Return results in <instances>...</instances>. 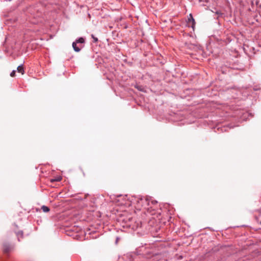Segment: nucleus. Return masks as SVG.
Returning a JSON list of instances; mask_svg holds the SVG:
<instances>
[{"label":"nucleus","instance_id":"f257e3e1","mask_svg":"<svg viewBox=\"0 0 261 261\" xmlns=\"http://www.w3.org/2000/svg\"><path fill=\"white\" fill-rule=\"evenodd\" d=\"M133 203L137 209L141 210L144 208L151 215L155 214L159 205L157 201L153 200L151 197H138L133 199Z\"/></svg>","mask_w":261,"mask_h":261},{"label":"nucleus","instance_id":"f03ea898","mask_svg":"<svg viewBox=\"0 0 261 261\" xmlns=\"http://www.w3.org/2000/svg\"><path fill=\"white\" fill-rule=\"evenodd\" d=\"M122 225L123 227L129 228L132 230H136L141 227V223L140 221H136L132 217H128L122 219Z\"/></svg>","mask_w":261,"mask_h":261},{"label":"nucleus","instance_id":"7ed1b4c3","mask_svg":"<svg viewBox=\"0 0 261 261\" xmlns=\"http://www.w3.org/2000/svg\"><path fill=\"white\" fill-rule=\"evenodd\" d=\"M140 258V254H138L135 252H131L124 254L122 259L128 260L129 261H132L135 259Z\"/></svg>","mask_w":261,"mask_h":261},{"label":"nucleus","instance_id":"20e7f679","mask_svg":"<svg viewBox=\"0 0 261 261\" xmlns=\"http://www.w3.org/2000/svg\"><path fill=\"white\" fill-rule=\"evenodd\" d=\"M14 248V246L8 243H5L3 244V250L5 253H8L11 251Z\"/></svg>","mask_w":261,"mask_h":261},{"label":"nucleus","instance_id":"39448f33","mask_svg":"<svg viewBox=\"0 0 261 261\" xmlns=\"http://www.w3.org/2000/svg\"><path fill=\"white\" fill-rule=\"evenodd\" d=\"M72 47L75 51L79 52L81 50V48L84 47V45H82V44L77 45V44L76 43V42H73L72 43Z\"/></svg>","mask_w":261,"mask_h":261},{"label":"nucleus","instance_id":"423d86ee","mask_svg":"<svg viewBox=\"0 0 261 261\" xmlns=\"http://www.w3.org/2000/svg\"><path fill=\"white\" fill-rule=\"evenodd\" d=\"M191 23H192L191 27L194 28V27L195 24V20L193 18L191 14H190L189 17L188 18V23L190 25Z\"/></svg>","mask_w":261,"mask_h":261},{"label":"nucleus","instance_id":"0eeeda50","mask_svg":"<svg viewBox=\"0 0 261 261\" xmlns=\"http://www.w3.org/2000/svg\"><path fill=\"white\" fill-rule=\"evenodd\" d=\"M74 42H76V43L79 44H82L84 45V44L85 42V39L83 37H80L78 39H76Z\"/></svg>","mask_w":261,"mask_h":261},{"label":"nucleus","instance_id":"6e6552de","mask_svg":"<svg viewBox=\"0 0 261 261\" xmlns=\"http://www.w3.org/2000/svg\"><path fill=\"white\" fill-rule=\"evenodd\" d=\"M17 70L18 72L21 73L22 74H23L24 72L23 65L21 64L18 66L17 68Z\"/></svg>","mask_w":261,"mask_h":261},{"label":"nucleus","instance_id":"1a4fd4ad","mask_svg":"<svg viewBox=\"0 0 261 261\" xmlns=\"http://www.w3.org/2000/svg\"><path fill=\"white\" fill-rule=\"evenodd\" d=\"M16 234L17 237V238H18V241H20V238H22L23 237V231H19L18 232H16Z\"/></svg>","mask_w":261,"mask_h":261},{"label":"nucleus","instance_id":"9d476101","mask_svg":"<svg viewBox=\"0 0 261 261\" xmlns=\"http://www.w3.org/2000/svg\"><path fill=\"white\" fill-rule=\"evenodd\" d=\"M41 210L43 211V212L47 213L49 211V208L45 205H43L41 207Z\"/></svg>","mask_w":261,"mask_h":261},{"label":"nucleus","instance_id":"9b49d317","mask_svg":"<svg viewBox=\"0 0 261 261\" xmlns=\"http://www.w3.org/2000/svg\"><path fill=\"white\" fill-rule=\"evenodd\" d=\"M249 115V114L248 113H247V112L243 113V115H242V117L241 119L243 120H247V117H248Z\"/></svg>","mask_w":261,"mask_h":261},{"label":"nucleus","instance_id":"f8f14e48","mask_svg":"<svg viewBox=\"0 0 261 261\" xmlns=\"http://www.w3.org/2000/svg\"><path fill=\"white\" fill-rule=\"evenodd\" d=\"M91 37L93 39V42L96 43L98 42V38L97 37H95L94 35L92 34Z\"/></svg>","mask_w":261,"mask_h":261},{"label":"nucleus","instance_id":"ddd939ff","mask_svg":"<svg viewBox=\"0 0 261 261\" xmlns=\"http://www.w3.org/2000/svg\"><path fill=\"white\" fill-rule=\"evenodd\" d=\"M135 87L140 91H143V88L141 86L137 85Z\"/></svg>","mask_w":261,"mask_h":261},{"label":"nucleus","instance_id":"4468645a","mask_svg":"<svg viewBox=\"0 0 261 261\" xmlns=\"http://www.w3.org/2000/svg\"><path fill=\"white\" fill-rule=\"evenodd\" d=\"M61 180V178L60 177H59L56 179H51V182L55 181H60Z\"/></svg>","mask_w":261,"mask_h":261},{"label":"nucleus","instance_id":"2eb2a0df","mask_svg":"<svg viewBox=\"0 0 261 261\" xmlns=\"http://www.w3.org/2000/svg\"><path fill=\"white\" fill-rule=\"evenodd\" d=\"M15 73H16V71L15 70H13L11 73H10V76H12V77H14L15 75Z\"/></svg>","mask_w":261,"mask_h":261},{"label":"nucleus","instance_id":"dca6fc26","mask_svg":"<svg viewBox=\"0 0 261 261\" xmlns=\"http://www.w3.org/2000/svg\"><path fill=\"white\" fill-rule=\"evenodd\" d=\"M120 238L119 237H117L116 239V244H117Z\"/></svg>","mask_w":261,"mask_h":261},{"label":"nucleus","instance_id":"f3484780","mask_svg":"<svg viewBox=\"0 0 261 261\" xmlns=\"http://www.w3.org/2000/svg\"><path fill=\"white\" fill-rule=\"evenodd\" d=\"M221 130H222V131H223V130L224 131H226V128L225 127H223V128H221Z\"/></svg>","mask_w":261,"mask_h":261},{"label":"nucleus","instance_id":"a211bd4d","mask_svg":"<svg viewBox=\"0 0 261 261\" xmlns=\"http://www.w3.org/2000/svg\"><path fill=\"white\" fill-rule=\"evenodd\" d=\"M182 258V256H180L178 258V259H181Z\"/></svg>","mask_w":261,"mask_h":261}]
</instances>
